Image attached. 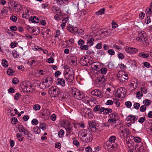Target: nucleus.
Wrapping results in <instances>:
<instances>
[{"instance_id": "f257e3e1", "label": "nucleus", "mask_w": 152, "mask_h": 152, "mask_svg": "<svg viewBox=\"0 0 152 152\" xmlns=\"http://www.w3.org/2000/svg\"><path fill=\"white\" fill-rule=\"evenodd\" d=\"M48 92L51 97H55L60 95V90L56 86L51 87L49 89Z\"/></svg>"}, {"instance_id": "f03ea898", "label": "nucleus", "mask_w": 152, "mask_h": 152, "mask_svg": "<svg viewBox=\"0 0 152 152\" xmlns=\"http://www.w3.org/2000/svg\"><path fill=\"white\" fill-rule=\"evenodd\" d=\"M21 88L23 89V91L26 90L27 93H32L35 90L34 87L31 85L29 82L28 83H23L22 85Z\"/></svg>"}, {"instance_id": "7ed1b4c3", "label": "nucleus", "mask_w": 152, "mask_h": 152, "mask_svg": "<svg viewBox=\"0 0 152 152\" xmlns=\"http://www.w3.org/2000/svg\"><path fill=\"white\" fill-rule=\"evenodd\" d=\"M96 123L95 120L88 121V128L92 132H95L96 129Z\"/></svg>"}, {"instance_id": "20e7f679", "label": "nucleus", "mask_w": 152, "mask_h": 152, "mask_svg": "<svg viewBox=\"0 0 152 152\" xmlns=\"http://www.w3.org/2000/svg\"><path fill=\"white\" fill-rule=\"evenodd\" d=\"M126 90L124 87H121L118 89L115 93L116 96L119 98H123L125 94Z\"/></svg>"}, {"instance_id": "39448f33", "label": "nucleus", "mask_w": 152, "mask_h": 152, "mask_svg": "<svg viewBox=\"0 0 152 152\" xmlns=\"http://www.w3.org/2000/svg\"><path fill=\"white\" fill-rule=\"evenodd\" d=\"M82 111L85 115V116L87 115L89 118H93V112L90 108L86 107L83 108L82 110Z\"/></svg>"}, {"instance_id": "423d86ee", "label": "nucleus", "mask_w": 152, "mask_h": 152, "mask_svg": "<svg viewBox=\"0 0 152 152\" xmlns=\"http://www.w3.org/2000/svg\"><path fill=\"white\" fill-rule=\"evenodd\" d=\"M109 142L107 141L106 143L105 149H107L108 151H111L117 149L118 148V145L117 144H112V143H109Z\"/></svg>"}, {"instance_id": "0eeeda50", "label": "nucleus", "mask_w": 152, "mask_h": 152, "mask_svg": "<svg viewBox=\"0 0 152 152\" xmlns=\"http://www.w3.org/2000/svg\"><path fill=\"white\" fill-rule=\"evenodd\" d=\"M64 77L68 83H71L73 81L74 78L73 74L72 73H69L66 71L64 72Z\"/></svg>"}, {"instance_id": "6e6552de", "label": "nucleus", "mask_w": 152, "mask_h": 152, "mask_svg": "<svg viewBox=\"0 0 152 152\" xmlns=\"http://www.w3.org/2000/svg\"><path fill=\"white\" fill-rule=\"evenodd\" d=\"M100 71L101 72V74L98 77V82L100 84L104 83V67H103L101 68Z\"/></svg>"}, {"instance_id": "1a4fd4ad", "label": "nucleus", "mask_w": 152, "mask_h": 152, "mask_svg": "<svg viewBox=\"0 0 152 152\" xmlns=\"http://www.w3.org/2000/svg\"><path fill=\"white\" fill-rule=\"evenodd\" d=\"M43 80H45V83L48 85L47 87H50L53 82V78L50 76H46Z\"/></svg>"}, {"instance_id": "9d476101", "label": "nucleus", "mask_w": 152, "mask_h": 152, "mask_svg": "<svg viewBox=\"0 0 152 152\" xmlns=\"http://www.w3.org/2000/svg\"><path fill=\"white\" fill-rule=\"evenodd\" d=\"M125 50L127 53L131 54L135 53L138 51V50L137 49L128 46L126 47Z\"/></svg>"}, {"instance_id": "9b49d317", "label": "nucleus", "mask_w": 152, "mask_h": 152, "mask_svg": "<svg viewBox=\"0 0 152 152\" xmlns=\"http://www.w3.org/2000/svg\"><path fill=\"white\" fill-rule=\"evenodd\" d=\"M85 99L86 100L85 101L86 103L88 104L91 102H93L94 103H96V99L95 97L90 96H86L85 97Z\"/></svg>"}, {"instance_id": "f8f14e48", "label": "nucleus", "mask_w": 152, "mask_h": 152, "mask_svg": "<svg viewBox=\"0 0 152 152\" xmlns=\"http://www.w3.org/2000/svg\"><path fill=\"white\" fill-rule=\"evenodd\" d=\"M24 136L26 138L30 140H32L35 139L34 136L31 134L29 131L24 134Z\"/></svg>"}, {"instance_id": "ddd939ff", "label": "nucleus", "mask_w": 152, "mask_h": 152, "mask_svg": "<svg viewBox=\"0 0 152 152\" xmlns=\"http://www.w3.org/2000/svg\"><path fill=\"white\" fill-rule=\"evenodd\" d=\"M88 61V59L86 57L83 56L80 60V64L83 66H88L87 61Z\"/></svg>"}, {"instance_id": "4468645a", "label": "nucleus", "mask_w": 152, "mask_h": 152, "mask_svg": "<svg viewBox=\"0 0 152 152\" xmlns=\"http://www.w3.org/2000/svg\"><path fill=\"white\" fill-rule=\"evenodd\" d=\"M93 139V136L91 132H88V133L87 137L85 138V140L83 141L86 142L88 143L92 141Z\"/></svg>"}, {"instance_id": "2eb2a0df", "label": "nucleus", "mask_w": 152, "mask_h": 152, "mask_svg": "<svg viewBox=\"0 0 152 152\" xmlns=\"http://www.w3.org/2000/svg\"><path fill=\"white\" fill-rule=\"evenodd\" d=\"M55 82L57 85H60L63 87L65 86V80L63 78H57Z\"/></svg>"}, {"instance_id": "dca6fc26", "label": "nucleus", "mask_w": 152, "mask_h": 152, "mask_svg": "<svg viewBox=\"0 0 152 152\" xmlns=\"http://www.w3.org/2000/svg\"><path fill=\"white\" fill-rule=\"evenodd\" d=\"M15 7H13L12 11L15 12H18L21 10V5L18 2H17Z\"/></svg>"}, {"instance_id": "f3484780", "label": "nucleus", "mask_w": 152, "mask_h": 152, "mask_svg": "<svg viewBox=\"0 0 152 152\" xmlns=\"http://www.w3.org/2000/svg\"><path fill=\"white\" fill-rule=\"evenodd\" d=\"M104 110V107H100V106L99 105H96L95 106L94 109V111L95 112H96L98 111V112L100 113Z\"/></svg>"}, {"instance_id": "a211bd4d", "label": "nucleus", "mask_w": 152, "mask_h": 152, "mask_svg": "<svg viewBox=\"0 0 152 152\" xmlns=\"http://www.w3.org/2000/svg\"><path fill=\"white\" fill-rule=\"evenodd\" d=\"M18 129H19V132H23L24 134H26V132L28 131L24 127L21 125H19L18 126Z\"/></svg>"}, {"instance_id": "6ab92c4d", "label": "nucleus", "mask_w": 152, "mask_h": 152, "mask_svg": "<svg viewBox=\"0 0 152 152\" xmlns=\"http://www.w3.org/2000/svg\"><path fill=\"white\" fill-rule=\"evenodd\" d=\"M70 59L71 60V64L73 66L76 65H77V58L75 56H70Z\"/></svg>"}, {"instance_id": "aec40b11", "label": "nucleus", "mask_w": 152, "mask_h": 152, "mask_svg": "<svg viewBox=\"0 0 152 152\" xmlns=\"http://www.w3.org/2000/svg\"><path fill=\"white\" fill-rule=\"evenodd\" d=\"M126 120L128 121H130V122L134 123L135 122V117L132 115H129L127 116Z\"/></svg>"}, {"instance_id": "412c9836", "label": "nucleus", "mask_w": 152, "mask_h": 152, "mask_svg": "<svg viewBox=\"0 0 152 152\" xmlns=\"http://www.w3.org/2000/svg\"><path fill=\"white\" fill-rule=\"evenodd\" d=\"M128 77L127 74H126L118 78V79L121 82L126 81L128 80Z\"/></svg>"}, {"instance_id": "4be33fe9", "label": "nucleus", "mask_w": 152, "mask_h": 152, "mask_svg": "<svg viewBox=\"0 0 152 152\" xmlns=\"http://www.w3.org/2000/svg\"><path fill=\"white\" fill-rule=\"evenodd\" d=\"M63 124H64V126L66 125L67 126V129L69 133H70L71 132H72V124L70 123L67 122V123H66V122H63Z\"/></svg>"}, {"instance_id": "5701e85b", "label": "nucleus", "mask_w": 152, "mask_h": 152, "mask_svg": "<svg viewBox=\"0 0 152 152\" xmlns=\"http://www.w3.org/2000/svg\"><path fill=\"white\" fill-rule=\"evenodd\" d=\"M29 21H31L32 23H38L39 22L38 18L36 16L31 17L29 19Z\"/></svg>"}, {"instance_id": "b1692460", "label": "nucleus", "mask_w": 152, "mask_h": 152, "mask_svg": "<svg viewBox=\"0 0 152 152\" xmlns=\"http://www.w3.org/2000/svg\"><path fill=\"white\" fill-rule=\"evenodd\" d=\"M52 9L53 11L54 10H55V12H56V14H58V15H59L61 16H63L62 12L60 8H57L56 7H54L52 8Z\"/></svg>"}, {"instance_id": "393cba45", "label": "nucleus", "mask_w": 152, "mask_h": 152, "mask_svg": "<svg viewBox=\"0 0 152 152\" xmlns=\"http://www.w3.org/2000/svg\"><path fill=\"white\" fill-rule=\"evenodd\" d=\"M138 37L136 38L138 41H143V39H145V36L141 32L138 33Z\"/></svg>"}, {"instance_id": "a878e982", "label": "nucleus", "mask_w": 152, "mask_h": 152, "mask_svg": "<svg viewBox=\"0 0 152 152\" xmlns=\"http://www.w3.org/2000/svg\"><path fill=\"white\" fill-rule=\"evenodd\" d=\"M77 95L78 96L76 97H77V99L78 100H80L81 99L83 98L84 97V95L83 92L81 91H79V93H77Z\"/></svg>"}, {"instance_id": "bb28decb", "label": "nucleus", "mask_w": 152, "mask_h": 152, "mask_svg": "<svg viewBox=\"0 0 152 152\" xmlns=\"http://www.w3.org/2000/svg\"><path fill=\"white\" fill-rule=\"evenodd\" d=\"M104 13V8H103L100 9L98 11L96 12L95 14L97 16L101 15Z\"/></svg>"}, {"instance_id": "cd10ccee", "label": "nucleus", "mask_w": 152, "mask_h": 152, "mask_svg": "<svg viewBox=\"0 0 152 152\" xmlns=\"http://www.w3.org/2000/svg\"><path fill=\"white\" fill-rule=\"evenodd\" d=\"M47 84L45 83V81H44L42 83H40L39 84V86L40 88L42 89H45L49 87H47Z\"/></svg>"}, {"instance_id": "c85d7f7f", "label": "nucleus", "mask_w": 152, "mask_h": 152, "mask_svg": "<svg viewBox=\"0 0 152 152\" xmlns=\"http://www.w3.org/2000/svg\"><path fill=\"white\" fill-rule=\"evenodd\" d=\"M33 131L36 134H39L40 132V130L39 127L37 126L34 127L33 129Z\"/></svg>"}, {"instance_id": "c756f323", "label": "nucleus", "mask_w": 152, "mask_h": 152, "mask_svg": "<svg viewBox=\"0 0 152 152\" xmlns=\"http://www.w3.org/2000/svg\"><path fill=\"white\" fill-rule=\"evenodd\" d=\"M139 56L142 58H146L149 56V55L148 53H145L143 52H141L138 54Z\"/></svg>"}, {"instance_id": "7c9ffc66", "label": "nucleus", "mask_w": 152, "mask_h": 152, "mask_svg": "<svg viewBox=\"0 0 152 152\" xmlns=\"http://www.w3.org/2000/svg\"><path fill=\"white\" fill-rule=\"evenodd\" d=\"M17 2L15 1H12L10 2L9 3V5H10L11 7L10 6H9V8L11 10H12V9H13V7H14L15 6L16 4H17Z\"/></svg>"}, {"instance_id": "2f4dec72", "label": "nucleus", "mask_w": 152, "mask_h": 152, "mask_svg": "<svg viewBox=\"0 0 152 152\" xmlns=\"http://www.w3.org/2000/svg\"><path fill=\"white\" fill-rule=\"evenodd\" d=\"M116 139V137L114 136H112L109 138V140L107 141L109 142L112 143H114Z\"/></svg>"}, {"instance_id": "473e14b6", "label": "nucleus", "mask_w": 152, "mask_h": 152, "mask_svg": "<svg viewBox=\"0 0 152 152\" xmlns=\"http://www.w3.org/2000/svg\"><path fill=\"white\" fill-rule=\"evenodd\" d=\"M34 35H37L40 33V31L39 28H36L34 27Z\"/></svg>"}, {"instance_id": "72a5a7b5", "label": "nucleus", "mask_w": 152, "mask_h": 152, "mask_svg": "<svg viewBox=\"0 0 152 152\" xmlns=\"http://www.w3.org/2000/svg\"><path fill=\"white\" fill-rule=\"evenodd\" d=\"M84 34V31L81 28H78L76 34L78 36L83 35Z\"/></svg>"}, {"instance_id": "f704fd0d", "label": "nucleus", "mask_w": 152, "mask_h": 152, "mask_svg": "<svg viewBox=\"0 0 152 152\" xmlns=\"http://www.w3.org/2000/svg\"><path fill=\"white\" fill-rule=\"evenodd\" d=\"M94 39L93 38H90L87 40V44L88 46H91L93 44V41Z\"/></svg>"}, {"instance_id": "c9c22d12", "label": "nucleus", "mask_w": 152, "mask_h": 152, "mask_svg": "<svg viewBox=\"0 0 152 152\" xmlns=\"http://www.w3.org/2000/svg\"><path fill=\"white\" fill-rule=\"evenodd\" d=\"M1 64L2 66L5 67H6L8 65L7 61L5 59H2Z\"/></svg>"}, {"instance_id": "e433bc0d", "label": "nucleus", "mask_w": 152, "mask_h": 152, "mask_svg": "<svg viewBox=\"0 0 152 152\" xmlns=\"http://www.w3.org/2000/svg\"><path fill=\"white\" fill-rule=\"evenodd\" d=\"M96 63L95 62L93 63L92 61H91V65H92L93 68L94 67L95 68L94 69L95 70L99 71V70H98V69H99V65L95 64Z\"/></svg>"}, {"instance_id": "4c0bfd02", "label": "nucleus", "mask_w": 152, "mask_h": 152, "mask_svg": "<svg viewBox=\"0 0 152 152\" xmlns=\"http://www.w3.org/2000/svg\"><path fill=\"white\" fill-rule=\"evenodd\" d=\"M39 129L41 128V129L43 130H44L46 128V125L45 123H41L39 125Z\"/></svg>"}, {"instance_id": "58836bf2", "label": "nucleus", "mask_w": 152, "mask_h": 152, "mask_svg": "<svg viewBox=\"0 0 152 152\" xmlns=\"http://www.w3.org/2000/svg\"><path fill=\"white\" fill-rule=\"evenodd\" d=\"M125 74H126L124 71L122 70L119 71L118 73L117 76L118 78Z\"/></svg>"}, {"instance_id": "ea45409f", "label": "nucleus", "mask_w": 152, "mask_h": 152, "mask_svg": "<svg viewBox=\"0 0 152 152\" xmlns=\"http://www.w3.org/2000/svg\"><path fill=\"white\" fill-rule=\"evenodd\" d=\"M137 148H144L142 143L141 142L136 145L135 146V149H136Z\"/></svg>"}, {"instance_id": "a19ab883", "label": "nucleus", "mask_w": 152, "mask_h": 152, "mask_svg": "<svg viewBox=\"0 0 152 152\" xmlns=\"http://www.w3.org/2000/svg\"><path fill=\"white\" fill-rule=\"evenodd\" d=\"M151 102V101L149 100H148L147 99H146L143 101V103L145 106H148L150 105Z\"/></svg>"}, {"instance_id": "79ce46f5", "label": "nucleus", "mask_w": 152, "mask_h": 152, "mask_svg": "<svg viewBox=\"0 0 152 152\" xmlns=\"http://www.w3.org/2000/svg\"><path fill=\"white\" fill-rule=\"evenodd\" d=\"M134 141L136 142L140 143L141 141V139L140 137H134Z\"/></svg>"}, {"instance_id": "37998d69", "label": "nucleus", "mask_w": 152, "mask_h": 152, "mask_svg": "<svg viewBox=\"0 0 152 152\" xmlns=\"http://www.w3.org/2000/svg\"><path fill=\"white\" fill-rule=\"evenodd\" d=\"M11 123L12 124H15L16 123L18 122V120L17 118L15 117H12L11 119Z\"/></svg>"}, {"instance_id": "c03bdc74", "label": "nucleus", "mask_w": 152, "mask_h": 152, "mask_svg": "<svg viewBox=\"0 0 152 152\" xmlns=\"http://www.w3.org/2000/svg\"><path fill=\"white\" fill-rule=\"evenodd\" d=\"M7 73L9 75H12L14 72L12 69H9L7 71Z\"/></svg>"}, {"instance_id": "a18cd8bd", "label": "nucleus", "mask_w": 152, "mask_h": 152, "mask_svg": "<svg viewBox=\"0 0 152 152\" xmlns=\"http://www.w3.org/2000/svg\"><path fill=\"white\" fill-rule=\"evenodd\" d=\"M64 134V131L63 130L61 129L59 131L58 135L59 137H63Z\"/></svg>"}, {"instance_id": "49530a36", "label": "nucleus", "mask_w": 152, "mask_h": 152, "mask_svg": "<svg viewBox=\"0 0 152 152\" xmlns=\"http://www.w3.org/2000/svg\"><path fill=\"white\" fill-rule=\"evenodd\" d=\"M40 108V106L38 104H35L33 107L34 109L36 111L39 110Z\"/></svg>"}, {"instance_id": "de8ad7c7", "label": "nucleus", "mask_w": 152, "mask_h": 152, "mask_svg": "<svg viewBox=\"0 0 152 152\" xmlns=\"http://www.w3.org/2000/svg\"><path fill=\"white\" fill-rule=\"evenodd\" d=\"M54 60L53 58L51 57L46 60V62L49 63H52L54 62Z\"/></svg>"}, {"instance_id": "09e8293b", "label": "nucleus", "mask_w": 152, "mask_h": 152, "mask_svg": "<svg viewBox=\"0 0 152 152\" xmlns=\"http://www.w3.org/2000/svg\"><path fill=\"white\" fill-rule=\"evenodd\" d=\"M145 120H146V119H145V117H142L140 118H139V119L138 120V121L139 123H140L141 124H142L145 121Z\"/></svg>"}, {"instance_id": "8fccbe9b", "label": "nucleus", "mask_w": 152, "mask_h": 152, "mask_svg": "<svg viewBox=\"0 0 152 152\" xmlns=\"http://www.w3.org/2000/svg\"><path fill=\"white\" fill-rule=\"evenodd\" d=\"M146 107L145 105H143L141 106L140 109V110L141 112H144L146 110Z\"/></svg>"}, {"instance_id": "3c124183", "label": "nucleus", "mask_w": 152, "mask_h": 152, "mask_svg": "<svg viewBox=\"0 0 152 152\" xmlns=\"http://www.w3.org/2000/svg\"><path fill=\"white\" fill-rule=\"evenodd\" d=\"M33 49L36 51H38L39 50H43V49L42 48L39 47V46H35Z\"/></svg>"}, {"instance_id": "603ef678", "label": "nucleus", "mask_w": 152, "mask_h": 152, "mask_svg": "<svg viewBox=\"0 0 152 152\" xmlns=\"http://www.w3.org/2000/svg\"><path fill=\"white\" fill-rule=\"evenodd\" d=\"M21 96L20 94L18 93H17L14 96V99L18 100L19 99V96Z\"/></svg>"}, {"instance_id": "864d4df0", "label": "nucleus", "mask_w": 152, "mask_h": 152, "mask_svg": "<svg viewBox=\"0 0 152 152\" xmlns=\"http://www.w3.org/2000/svg\"><path fill=\"white\" fill-rule=\"evenodd\" d=\"M12 82V83L13 84L16 85L18 84V83L19 80L17 78L15 77L13 79Z\"/></svg>"}, {"instance_id": "5fc2aeb1", "label": "nucleus", "mask_w": 152, "mask_h": 152, "mask_svg": "<svg viewBox=\"0 0 152 152\" xmlns=\"http://www.w3.org/2000/svg\"><path fill=\"white\" fill-rule=\"evenodd\" d=\"M99 114H100V118H101L103 120L104 118V111H102V113L98 112Z\"/></svg>"}, {"instance_id": "6e6d98bb", "label": "nucleus", "mask_w": 152, "mask_h": 152, "mask_svg": "<svg viewBox=\"0 0 152 152\" xmlns=\"http://www.w3.org/2000/svg\"><path fill=\"white\" fill-rule=\"evenodd\" d=\"M31 123L33 125H37L38 123V121L37 119H34L31 121Z\"/></svg>"}, {"instance_id": "4d7b16f0", "label": "nucleus", "mask_w": 152, "mask_h": 152, "mask_svg": "<svg viewBox=\"0 0 152 152\" xmlns=\"http://www.w3.org/2000/svg\"><path fill=\"white\" fill-rule=\"evenodd\" d=\"M88 46L87 45H82L80 47V48L82 50H87L88 49Z\"/></svg>"}, {"instance_id": "13d9d810", "label": "nucleus", "mask_w": 152, "mask_h": 152, "mask_svg": "<svg viewBox=\"0 0 152 152\" xmlns=\"http://www.w3.org/2000/svg\"><path fill=\"white\" fill-rule=\"evenodd\" d=\"M112 110L111 109L105 108V114H107L109 113H112Z\"/></svg>"}, {"instance_id": "bf43d9fd", "label": "nucleus", "mask_w": 152, "mask_h": 152, "mask_svg": "<svg viewBox=\"0 0 152 152\" xmlns=\"http://www.w3.org/2000/svg\"><path fill=\"white\" fill-rule=\"evenodd\" d=\"M78 43L79 45L81 46L84 44L85 42L82 39H80L78 41Z\"/></svg>"}, {"instance_id": "052dcab7", "label": "nucleus", "mask_w": 152, "mask_h": 152, "mask_svg": "<svg viewBox=\"0 0 152 152\" xmlns=\"http://www.w3.org/2000/svg\"><path fill=\"white\" fill-rule=\"evenodd\" d=\"M125 104L127 107L129 108H130L132 106V103L129 101H128L125 102Z\"/></svg>"}, {"instance_id": "680f3d73", "label": "nucleus", "mask_w": 152, "mask_h": 152, "mask_svg": "<svg viewBox=\"0 0 152 152\" xmlns=\"http://www.w3.org/2000/svg\"><path fill=\"white\" fill-rule=\"evenodd\" d=\"M106 87L107 89H106V91H108L109 92H111V88L112 87V86L110 85H109L108 84H107L106 85Z\"/></svg>"}, {"instance_id": "e2e57ef3", "label": "nucleus", "mask_w": 152, "mask_h": 152, "mask_svg": "<svg viewBox=\"0 0 152 152\" xmlns=\"http://www.w3.org/2000/svg\"><path fill=\"white\" fill-rule=\"evenodd\" d=\"M134 145V143L132 141V142H131L129 144H128V145H127V146L129 148L130 150H132L133 149V146Z\"/></svg>"}, {"instance_id": "0e129e2a", "label": "nucleus", "mask_w": 152, "mask_h": 152, "mask_svg": "<svg viewBox=\"0 0 152 152\" xmlns=\"http://www.w3.org/2000/svg\"><path fill=\"white\" fill-rule=\"evenodd\" d=\"M10 19L13 22H16L17 20V18L15 16L12 15L10 17Z\"/></svg>"}, {"instance_id": "69168bd1", "label": "nucleus", "mask_w": 152, "mask_h": 152, "mask_svg": "<svg viewBox=\"0 0 152 152\" xmlns=\"http://www.w3.org/2000/svg\"><path fill=\"white\" fill-rule=\"evenodd\" d=\"M10 29L12 31H16L17 30V27L15 26H11L10 27Z\"/></svg>"}, {"instance_id": "338daca9", "label": "nucleus", "mask_w": 152, "mask_h": 152, "mask_svg": "<svg viewBox=\"0 0 152 152\" xmlns=\"http://www.w3.org/2000/svg\"><path fill=\"white\" fill-rule=\"evenodd\" d=\"M144 66L146 68H149L150 67L151 65L147 62H145L143 63Z\"/></svg>"}, {"instance_id": "774afa93", "label": "nucleus", "mask_w": 152, "mask_h": 152, "mask_svg": "<svg viewBox=\"0 0 152 152\" xmlns=\"http://www.w3.org/2000/svg\"><path fill=\"white\" fill-rule=\"evenodd\" d=\"M107 52L108 53L111 55H113L115 54V52L114 50L112 49L109 50Z\"/></svg>"}]
</instances>
